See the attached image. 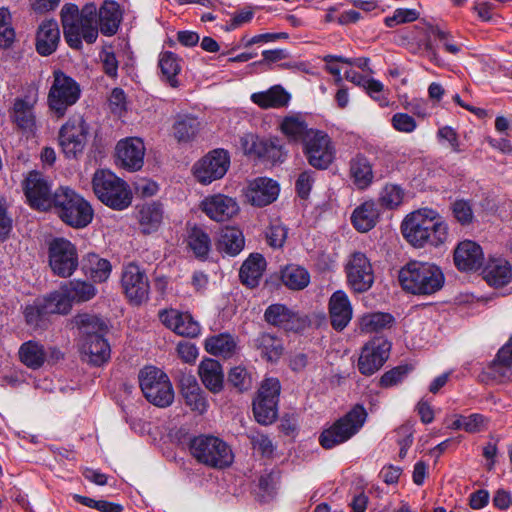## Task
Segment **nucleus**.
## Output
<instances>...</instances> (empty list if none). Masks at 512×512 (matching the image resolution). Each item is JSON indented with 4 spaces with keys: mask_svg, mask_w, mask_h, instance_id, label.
I'll return each mask as SVG.
<instances>
[{
    "mask_svg": "<svg viewBox=\"0 0 512 512\" xmlns=\"http://www.w3.org/2000/svg\"><path fill=\"white\" fill-rule=\"evenodd\" d=\"M350 175L359 189H366L374 178L372 164L364 155L357 154L350 161Z\"/></svg>",
    "mask_w": 512,
    "mask_h": 512,
    "instance_id": "obj_42",
    "label": "nucleus"
},
{
    "mask_svg": "<svg viewBox=\"0 0 512 512\" xmlns=\"http://www.w3.org/2000/svg\"><path fill=\"white\" fill-rule=\"evenodd\" d=\"M89 126L80 115L70 117L59 130V145L67 158H77L87 143Z\"/></svg>",
    "mask_w": 512,
    "mask_h": 512,
    "instance_id": "obj_11",
    "label": "nucleus"
},
{
    "mask_svg": "<svg viewBox=\"0 0 512 512\" xmlns=\"http://www.w3.org/2000/svg\"><path fill=\"white\" fill-rule=\"evenodd\" d=\"M302 152L310 166L326 170L335 159L336 148L326 132L316 130L302 143Z\"/></svg>",
    "mask_w": 512,
    "mask_h": 512,
    "instance_id": "obj_10",
    "label": "nucleus"
},
{
    "mask_svg": "<svg viewBox=\"0 0 512 512\" xmlns=\"http://www.w3.org/2000/svg\"><path fill=\"white\" fill-rule=\"evenodd\" d=\"M484 279L490 286L503 287L512 279V267L503 258H492L483 270Z\"/></svg>",
    "mask_w": 512,
    "mask_h": 512,
    "instance_id": "obj_34",
    "label": "nucleus"
},
{
    "mask_svg": "<svg viewBox=\"0 0 512 512\" xmlns=\"http://www.w3.org/2000/svg\"><path fill=\"white\" fill-rule=\"evenodd\" d=\"M236 348L237 342L235 338L227 333L214 335L205 340V349L208 353L225 359L232 357L236 352Z\"/></svg>",
    "mask_w": 512,
    "mask_h": 512,
    "instance_id": "obj_43",
    "label": "nucleus"
},
{
    "mask_svg": "<svg viewBox=\"0 0 512 512\" xmlns=\"http://www.w3.org/2000/svg\"><path fill=\"white\" fill-rule=\"evenodd\" d=\"M315 181V172L311 170H305L301 172L296 180V191L299 197L302 199L308 198L312 186Z\"/></svg>",
    "mask_w": 512,
    "mask_h": 512,
    "instance_id": "obj_63",
    "label": "nucleus"
},
{
    "mask_svg": "<svg viewBox=\"0 0 512 512\" xmlns=\"http://www.w3.org/2000/svg\"><path fill=\"white\" fill-rule=\"evenodd\" d=\"M278 402L272 399L257 397L253 401V412L258 423L267 425L274 422L277 418Z\"/></svg>",
    "mask_w": 512,
    "mask_h": 512,
    "instance_id": "obj_51",
    "label": "nucleus"
},
{
    "mask_svg": "<svg viewBox=\"0 0 512 512\" xmlns=\"http://www.w3.org/2000/svg\"><path fill=\"white\" fill-rule=\"evenodd\" d=\"M452 215L455 220L462 226L472 224L474 220V212L472 204L468 200L458 199L451 204Z\"/></svg>",
    "mask_w": 512,
    "mask_h": 512,
    "instance_id": "obj_56",
    "label": "nucleus"
},
{
    "mask_svg": "<svg viewBox=\"0 0 512 512\" xmlns=\"http://www.w3.org/2000/svg\"><path fill=\"white\" fill-rule=\"evenodd\" d=\"M97 7L87 3L79 11L75 4H65L61 9L63 34L68 45L73 49L82 47V39L92 44L97 40Z\"/></svg>",
    "mask_w": 512,
    "mask_h": 512,
    "instance_id": "obj_2",
    "label": "nucleus"
},
{
    "mask_svg": "<svg viewBox=\"0 0 512 512\" xmlns=\"http://www.w3.org/2000/svg\"><path fill=\"white\" fill-rule=\"evenodd\" d=\"M48 258L52 272L63 278L70 277L79 264L76 246L65 238H54L49 243Z\"/></svg>",
    "mask_w": 512,
    "mask_h": 512,
    "instance_id": "obj_12",
    "label": "nucleus"
},
{
    "mask_svg": "<svg viewBox=\"0 0 512 512\" xmlns=\"http://www.w3.org/2000/svg\"><path fill=\"white\" fill-rule=\"evenodd\" d=\"M60 41V30L54 20L43 21L36 35V51L42 56L54 53Z\"/></svg>",
    "mask_w": 512,
    "mask_h": 512,
    "instance_id": "obj_30",
    "label": "nucleus"
},
{
    "mask_svg": "<svg viewBox=\"0 0 512 512\" xmlns=\"http://www.w3.org/2000/svg\"><path fill=\"white\" fill-rule=\"evenodd\" d=\"M49 314H67L72 307V299L67 291H55L44 298Z\"/></svg>",
    "mask_w": 512,
    "mask_h": 512,
    "instance_id": "obj_54",
    "label": "nucleus"
},
{
    "mask_svg": "<svg viewBox=\"0 0 512 512\" xmlns=\"http://www.w3.org/2000/svg\"><path fill=\"white\" fill-rule=\"evenodd\" d=\"M394 322V317L389 313L374 312L362 316L360 329L365 333L378 332L388 328Z\"/></svg>",
    "mask_w": 512,
    "mask_h": 512,
    "instance_id": "obj_50",
    "label": "nucleus"
},
{
    "mask_svg": "<svg viewBox=\"0 0 512 512\" xmlns=\"http://www.w3.org/2000/svg\"><path fill=\"white\" fill-rule=\"evenodd\" d=\"M18 355L21 363L32 370L40 369L45 363L56 364L63 358V353L57 347L50 346L46 348L35 340L22 343Z\"/></svg>",
    "mask_w": 512,
    "mask_h": 512,
    "instance_id": "obj_17",
    "label": "nucleus"
},
{
    "mask_svg": "<svg viewBox=\"0 0 512 512\" xmlns=\"http://www.w3.org/2000/svg\"><path fill=\"white\" fill-rule=\"evenodd\" d=\"M227 384L242 393L252 388L253 377L246 367L235 366L228 372Z\"/></svg>",
    "mask_w": 512,
    "mask_h": 512,
    "instance_id": "obj_53",
    "label": "nucleus"
},
{
    "mask_svg": "<svg viewBox=\"0 0 512 512\" xmlns=\"http://www.w3.org/2000/svg\"><path fill=\"white\" fill-rule=\"evenodd\" d=\"M392 127L402 133H412L417 128L415 119L407 113H395L391 119Z\"/></svg>",
    "mask_w": 512,
    "mask_h": 512,
    "instance_id": "obj_61",
    "label": "nucleus"
},
{
    "mask_svg": "<svg viewBox=\"0 0 512 512\" xmlns=\"http://www.w3.org/2000/svg\"><path fill=\"white\" fill-rule=\"evenodd\" d=\"M290 99V94L281 85H274L266 91L251 95V101L262 109L286 107Z\"/></svg>",
    "mask_w": 512,
    "mask_h": 512,
    "instance_id": "obj_33",
    "label": "nucleus"
},
{
    "mask_svg": "<svg viewBox=\"0 0 512 512\" xmlns=\"http://www.w3.org/2000/svg\"><path fill=\"white\" fill-rule=\"evenodd\" d=\"M92 188L96 197L114 210H124L132 202L128 184L109 170L100 169L94 173Z\"/></svg>",
    "mask_w": 512,
    "mask_h": 512,
    "instance_id": "obj_4",
    "label": "nucleus"
},
{
    "mask_svg": "<svg viewBox=\"0 0 512 512\" xmlns=\"http://www.w3.org/2000/svg\"><path fill=\"white\" fill-rule=\"evenodd\" d=\"M73 323L79 330L80 341L93 338L98 334L105 335L108 327L103 319L96 315L88 313L77 314L73 318Z\"/></svg>",
    "mask_w": 512,
    "mask_h": 512,
    "instance_id": "obj_39",
    "label": "nucleus"
},
{
    "mask_svg": "<svg viewBox=\"0 0 512 512\" xmlns=\"http://www.w3.org/2000/svg\"><path fill=\"white\" fill-rule=\"evenodd\" d=\"M200 208L211 220L216 222L228 221L239 212L237 201L224 194L205 197Z\"/></svg>",
    "mask_w": 512,
    "mask_h": 512,
    "instance_id": "obj_20",
    "label": "nucleus"
},
{
    "mask_svg": "<svg viewBox=\"0 0 512 512\" xmlns=\"http://www.w3.org/2000/svg\"><path fill=\"white\" fill-rule=\"evenodd\" d=\"M62 290L67 291L72 301L77 303L89 301L96 295L93 284L80 280H72L63 284Z\"/></svg>",
    "mask_w": 512,
    "mask_h": 512,
    "instance_id": "obj_49",
    "label": "nucleus"
},
{
    "mask_svg": "<svg viewBox=\"0 0 512 512\" xmlns=\"http://www.w3.org/2000/svg\"><path fill=\"white\" fill-rule=\"evenodd\" d=\"M188 246L198 258H206L211 247L208 234L201 228L193 227L188 235Z\"/></svg>",
    "mask_w": 512,
    "mask_h": 512,
    "instance_id": "obj_52",
    "label": "nucleus"
},
{
    "mask_svg": "<svg viewBox=\"0 0 512 512\" xmlns=\"http://www.w3.org/2000/svg\"><path fill=\"white\" fill-rule=\"evenodd\" d=\"M35 103L36 99L31 96L16 98L14 101L11 117L17 127L25 132H34L36 128Z\"/></svg>",
    "mask_w": 512,
    "mask_h": 512,
    "instance_id": "obj_28",
    "label": "nucleus"
},
{
    "mask_svg": "<svg viewBox=\"0 0 512 512\" xmlns=\"http://www.w3.org/2000/svg\"><path fill=\"white\" fill-rule=\"evenodd\" d=\"M411 368L407 365L397 366L384 373L380 378V386L389 388L402 382Z\"/></svg>",
    "mask_w": 512,
    "mask_h": 512,
    "instance_id": "obj_60",
    "label": "nucleus"
},
{
    "mask_svg": "<svg viewBox=\"0 0 512 512\" xmlns=\"http://www.w3.org/2000/svg\"><path fill=\"white\" fill-rule=\"evenodd\" d=\"M145 145L140 138L130 137L120 140L115 148L116 164L134 172L144 164Z\"/></svg>",
    "mask_w": 512,
    "mask_h": 512,
    "instance_id": "obj_19",
    "label": "nucleus"
},
{
    "mask_svg": "<svg viewBox=\"0 0 512 512\" xmlns=\"http://www.w3.org/2000/svg\"><path fill=\"white\" fill-rule=\"evenodd\" d=\"M139 223L143 233L150 234L156 231L163 219V209L159 203H147L139 208Z\"/></svg>",
    "mask_w": 512,
    "mask_h": 512,
    "instance_id": "obj_45",
    "label": "nucleus"
},
{
    "mask_svg": "<svg viewBox=\"0 0 512 512\" xmlns=\"http://www.w3.org/2000/svg\"><path fill=\"white\" fill-rule=\"evenodd\" d=\"M230 165L228 153L223 149H216L203 157L194 165V175L202 184L222 178Z\"/></svg>",
    "mask_w": 512,
    "mask_h": 512,
    "instance_id": "obj_18",
    "label": "nucleus"
},
{
    "mask_svg": "<svg viewBox=\"0 0 512 512\" xmlns=\"http://www.w3.org/2000/svg\"><path fill=\"white\" fill-rule=\"evenodd\" d=\"M401 230L404 238L415 247H424L426 244L437 247L448 238L447 224L437 211L429 208L408 215Z\"/></svg>",
    "mask_w": 512,
    "mask_h": 512,
    "instance_id": "obj_1",
    "label": "nucleus"
},
{
    "mask_svg": "<svg viewBox=\"0 0 512 512\" xmlns=\"http://www.w3.org/2000/svg\"><path fill=\"white\" fill-rule=\"evenodd\" d=\"M264 319L270 325L287 331H299L305 326V320L284 304H271L264 313Z\"/></svg>",
    "mask_w": 512,
    "mask_h": 512,
    "instance_id": "obj_22",
    "label": "nucleus"
},
{
    "mask_svg": "<svg viewBox=\"0 0 512 512\" xmlns=\"http://www.w3.org/2000/svg\"><path fill=\"white\" fill-rule=\"evenodd\" d=\"M104 336L98 334L93 338L81 340L80 351L83 360L94 366H101L109 360L111 350Z\"/></svg>",
    "mask_w": 512,
    "mask_h": 512,
    "instance_id": "obj_27",
    "label": "nucleus"
},
{
    "mask_svg": "<svg viewBox=\"0 0 512 512\" xmlns=\"http://www.w3.org/2000/svg\"><path fill=\"white\" fill-rule=\"evenodd\" d=\"M161 323L176 334L184 337H196L200 333V325L187 312L177 309H163L159 311Z\"/></svg>",
    "mask_w": 512,
    "mask_h": 512,
    "instance_id": "obj_21",
    "label": "nucleus"
},
{
    "mask_svg": "<svg viewBox=\"0 0 512 512\" xmlns=\"http://www.w3.org/2000/svg\"><path fill=\"white\" fill-rule=\"evenodd\" d=\"M200 123L196 117L182 115L176 118L173 124L174 137L179 142L191 141L199 131Z\"/></svg>",
    "mask_w": 512,
    "mask_h": 512,
    "instance_id": "obj_47",
    "label": "nucleus"
},
{
    "mask_svg": "<svg viewBox=\"0 0 512 512\" xmlns=\"http://www.w3.org/2000/svg\"><path fill=\"white\" fill-rule=\"evenodd\" d=\"M380 212L374 201H365L356 207L351 215V222L359 232H368L373 229L379 219Z\"/></svg>",
    "mask_w": 512,
    "mask_h": 512,
    "instance_id": "obj_35",
    "label": "nucleus"
},
{
    "mask_svg": "<svg viewBox=\"0 0 512 512\" xmlns=\"http://www.w3.org/2000/svg\"><path fill=\"white\" fill-rule=\"evenodd\" d=\"M23 314L27 325L33 328L43 327L50 315L44 299H36L32 304L26 305Z\"/></svg>",
    "mask_w": 512,
    "mask_h": 512,
    "instance_id": "obj_48",
    "label": "nucleus"
},
{
    "mask_svg": "<svg viewBox=\"0 0 512 512\" xmlns=\"http://www.w3.org/2000/svg\"><path fill=\"white\" fill-rule=\"evenodd\" d=\"M251 346L267 361H277L283 353L282 341L269 333H260L251 341Z\"/></svg>",
    "mask_w": 512,
    "mask_h": 512,
    "instance_id": "obj_40",
    "label": "nucleus"
},
{
    "mask_svg": "<svg viewBox=\"0 0 512 512\" xmlns=\"http://www.w3.org/2000/svg\"><path fill=\"white\" fill-rule=\"evenodd\" d=\"M111 270L112 266L108 260L97 256L91 260L90 274L94 281L105 282L109 278Z\"/></svg>",
    "mask_w": 512,
    "mask_h": 512,
    "instance_id": "obj_59",
    "label": "nucleus"
},
{
    "mask_svg": "<svg viewBox=\"0 0 512 512\" xmlns=\"http://www.w3.org/2000/svg\"><path fill=\"white\" fill-rule=\"evenodd\" d=\"M402 288L414 295H432L444 285V274L435 264L412 261L399 272Z\"/></svg>",
    "mask_w": 512,
    "mask_h": 512,
    "instance_id": "obj_3",
    "label": "nucleus"
},
{
    "mask_svg": "<svg viewBox=\"0 0 512 512\" xmlns=\"http://www.w3.org/2000/svg\"><path fill=\"white\" fill-rule=\"evenodd\" d=\"M182 60L177 54L171 51L162 52L159 56L158 66L161 70L162 79L172 88L179 86L177 75L180 73Z\"/></svg>",
    "mask_w": 512,
    "mask_h": 512,
    "instance_id": "obj_44",
    "label": "nucleus"
},
{
    "mask_svg": "<svg viewBox=\"0 0 512 512\" xmlns=\"http://www.w3.org/2000/svg\"><path fill=\"white\" fill-rule=\"evenodd\" d=\"M419 13L415 9L398 8L393 12L392 16L385 18L384 22L387 27H395L399 24L410 23L417 20Z\"/></svg>",
    "mask_w": 512,
    "mask_h": 512,
    "instance_id": "obj_58",
    "label": "nucleus"
},
{
    "mask_svg": "<svg viewBox=\"0 0 512 512\" xmlns=\"http://www.w3.org/2000/svg\"><path fill=\"white\" fill-rule=\"evenodd\" d=\"M281 279L289 289L302 290L308 286L310 275L305 268L291 264L282 270Z\"/></svg>",
    "mask_w": 512,
    "mask_h": 512,
    "instance_id": "obj_46",
    "label": "nucleus"
},
{
    "mask_svg": "<svg viewBox=\"0 0 512 512\" xmlns=\"http://www.w3.org/2000/svg\"><path fill=\"white\" fill-rule=\"evenodd\" d=\"M198 375L203 385L211 393L217 394L224 386V373L221 364L214 359L206 358L198 366Z\"/></svg>",
    "mask_w": 512,
    "mask_h": 512,
    "instance_id": "obj_31",
    "label": "nucleus"
},
{
    "mask_svg": "<svg viewBox=\"0 0 512 512\" xmlns=\"http://www.w3.org/2000/svg\"><path fill=\"white\" fill-rule=\"evenodd\" d=\"M181 393L185 399L186 405H188L191 410L200 414L206 412L208 408V401L206 399L205 392L199 386L193 375L182 377Z\"/></svg>",
    "mask_w": 512,
    "mask_h": 512,
    "instance_id": "obj_32",
    "label": "nucleus"
},
{
    "mask_svg": "<svg viewBox=\"0 0 512 512\" xmlns=\"http://www.w3.org/2000/svg\"><path fill=\"white\" fill-rule=\"evenodd\" d=\"M265 268V258L259 253L251 254L240 268L239 277L241 282L250 288L256 287L259 284Z\"/></svg>",
    "mask_w": 512,
    "mask_h": 512,
    "instance_id": "obj_37",
    "label": "nucleus"
},
{
    "mask_svg": "<svg viewBox=\"0 0 512 512\" xmlns=\"http://www.w3.org/2000/svg\"><path fill=\"white\" fill-rule=\"evenodd\" d=\"M483 260L482 248L470 240L459 243L454 251V263L462 271L479 269L483 264Z\"/></svg>",
    "mask_w": 512,
    "mask_h": 512,
    "instance_id": "obj_25",
    "label": "nucleus"
},
{
    "mask_svg": "<svg viewBox=\"0 0 512 512\" xmlns=\"http://www.w3.org/2000/svg\"><path fill=\"white\" fill-rule=\"evenodd\" d=\"M280 130L290 141L300 142L302 145L308 138V135H310V132L317 129L309 128L302 115L292 114L282 119Z\"/></svg>",
    "mask_w": 512,
    "mask_h": 512,
    "instance_id": "obj_36",
    "label": "nucleus"
},
{
    "mask_svg": "<svg viewBox=\"0 0 512 512\" xmlns=\"http://www.w3.org/2000/svg\"><path fill=\"white\" fill-rule=\"evenodd\" d=\"M248 157L276 164L282 163L286 154L277 139L260 138L256 135Z\"/></svg>",
    "mask_w": 512,
    "mask_h": 512,
    "instance_id": "obj_26",
    "label": "nucleus"
},
{
    "mask_svg": "<svg viewBox=\"0 0 512 512\" xmlns=\"http://www.w3.org/2000/svg\"><path fill=\"white\" fill-rule=\"evenodd\" d=\"M329 317L332 327L342 331L352 319V305L347 294L342 290L335 291L329 299Z\"/></svg>",
    "mask_w": 512,
    "mask_h": 512,
    "instance_id": "obj_24",
    "label": "nucleus"
},
{
    "mask_svg": "<svg viewBox=\"0 0 512 512\" xmlns=\"http://www.w3.org/2000/svg\"><path fill=\"white\" fill-rule=\"evenodd\" d=\"M53 208L59 218L74 228H84L93 219V209L88 201L69 187H60L55 191Z\"/></svg>",
    "mask_w": 512,
    "mask_h": 512,
    "instance_id": "obj_5",
    "label": "nucleus"
},
{
    "mask_svg": "<svg viewBox=\"0 0 512 512\" xmlns=\"http://www.w3.org/2000/svg\"><path fill=\"white\" fill-rule=\"evenodd\" d=\"M98 18L102 34L106 36L116 34L122 19L119 5L114 1L106 0L99 9Z\"/></svg>",
    "mask_w": 512,
    "mask_h": 512,
    "instance_id": "obj_38",
    "label": "nucleus"
},
{
    "mask_svg": "<svg viewBox=\"0 0 512 512\" xmlns=\"http://www.w3.org/2000/svg\"><path fill=\"white\" fill-rule=\"evenodd\" d=\"M140 388L145 398L155 406L167 407L174 399L167 375L158 368L145 367L139 374Z\"/></svg>",
    "mask_w": 512,
    "mask_h": 512,
    "instance_id": "obj_8",
    "label": "nucleus"
},
{
    "mask_svg": "<svg viewBox=\"0 0 512 512\" xmlns=\"http://www.w3.org/2000/svg\"><path fill=\"white\" fill-rule=\"evenodd\" d=\"M121 287L132 305L140 306L149 300V279L145 270L134 262H130L123 267Z\"/></svg>",
    "mask_w": 512,
    "mask_h": 512,
    "instance_id": "obj_13",
    "label": "nucleus"
},
{
    "mask_svg": "<svg viewBox=\"0 0 512 512\" xmlns=\"http://www.w3.org/2000/svg\"><path fill=\"white\" fill-rule=\"evenodd\" d=\"M245 239L242 231L235 227H225L221 230L217 242L219 252L229 256L238 255L244 248Z\"/></svg>",
    "mask_w": 512,
    "mask_h": 512,
    "instance_id": "obj_41",
    "label": "nucleus"
},
{
    "mask_svg": "<svg viewBox=\"0 0 512 512\" xmlns=\"http://www.w3.org/2000/svg\"><path fill=\"white\" fill-rule=\"evenodd\" d=\"M391 343L382 338L375 337L362 348L358 358L357 367L364 376H371L377 372L389 358Z\"/></svg>",
    "mask_w": 512,
    "mask_h": 512,
    "instance_id": "obj_16",
    "label": "nucleus"
},
{
    "mask_svg": "<svg viewBox=\"0 0 512 512\" xmlns=\"http://www.w3.org/2000/svg\"><path fill=\"white\" fill-rule=\"evenodd\" d=\"M347 283L355 293L368 291L374 283V270L370 259L362 252L352 253L345 266Z\"/></svg>",
    "mask_w": 512,
    "mask_h": 512,
    "instance_id": "obj_14",
    "label": "nucleus"
},
{
    "mask_svg": "<svg viewBox=\"0 0 512 512\" xmlns=\"http://www.w3.org/2000/svg\"><path fill=\"white\" fill-rule=\"evenodd\" d=\"M250 442L253 449L259 452L262 456L270 457L273 454L274 446L268 436L255 433L250 436Z\"/></svg>",
    "mask_w": 512,
    "mask_h": 512,
    "instance_id": "obj_64",
    "label": "nucleus"
},
{
    "mask_svg": "<svg viewBox=\"0 0 512 512\" xmlns=\"http://www.w3.org/2000/svg\"><path fill=\"white\" fill-rule=\"evenodd\" d=\"M24 194L29 205L36 210L47 211L55 203V192L51 191V184L38 171H30L23 182Z\"/></svg>",
    "mask_w": 512,
    "mask_h": 512,
    "instance_id": "obj_15",
    "label": "nucleus"
},
{
    "mask_svg": "<svg viewBox=\"0 0 512 512\" xmlns=\"http://www.w3.org/2000/svg\"><path fill=\"white\" fill-rule=\"evenodd\" d=\"M487 374L491 379L499 383L506 382L512 378V337L498 351L496 358L488 367Z\"/></svg>",
    "mask_w": 512,
    "mask_h": 512,
    "instance_id": "obj_29",
    "label": "nucleus"
},
{
    "mask_svg": "<svg viewBox=\"0 0 512 512\" xmlns=\"http://www.w3.org/2000/svg\"><path fill=\"white\" fill-rule=\"evenodd\" d=\"M403 189L395 184H387L380 193V203L382 206L393 209L399 206L403 200Z\"/></svg>",
    "mask_w": 512,
    "mask_h": 512,
    "instance_id": "obj_57",
    "label": "nucleus"
},
{
    "mask_svg": "<svg viewBox=\"0 0 512 512\" xmlns=\"http://www.w3.org/2000/svg\"><path fill=\"white\" fill-rule=\"evenodd\" d=\"M54 81L48 94V105L57 115L63 117L68 107L74 105L80 97L78 83L62 71H54Z\"/></svg>",
    "mask_w": 512,
    "mask_h": 512,
    "instance_id": "obj_9",
    "label": "nucleus"
},
{
    "mask_svg": "<svg viewBox=\"0 0 512 512\" xmlns=\"http://www.w3.org/2000/svg\"><path fill=\"white\" fill-rule=\"evenodd\" d=\"M15 40V30L12 27V16L8 8L0 7V48L11 47Z\"/></svg>",
    "mask_w": 512,
    "mask_h": 512,
    "instance_id": "obj_55",
    "label": "nucleus"
},
{
    "mask_svg": "<svg viewBox=\"0 0 512 512\" xmlns=\"http://www.w3.org/2000/svg\"><path fill=\"white\" fill-rule=\"evenodd\" d=\"M366 419V409L363 405L356 404L349 412L320 434V445L325 449H332L348 441L360 431Z\"/></svg>",
    "mask_w": 512,
    "mask_h": 512,
    "instance_id": "obj_7",
    "label": "nucleus"
},
{
    "mask_svg": "<svg viewBox=\"0 0 512 512\" xmlns=\"http://www.w3.org/2000/svg\"><path fill=\"white\" fill-rule=\"evenodd\" d=\"M189 450L199 463L214 469L229 467L234 459L229 445L215 436L194 437L190 441Z\"/></svg>",
    "mask_w": 512,
    "mask_h": 512,
    "instance_id": "obj_6",
    "label": "nucleus"
},
{
    "mask_svg": "<svg viewBox=\"0 0 512 512\" xmlns=\"http://www.w3.org/2000/svg\"><path fill=\"white\" fill-rule=\"evenodd\" d=\"M266 238L271 247L280 248L287 238V229L281 223L271 224L266 232Z\"/></svg>",
    "mask_w": 512,
    "mask_h": 512,
    "instance_id": "obj_62",
    "label": "nucleus"
},
{
    "mask_svg": "<svg viewBox=\"0 0 512 512\" xmlns=\"http://www.w3.org/2000/svg\"><path fill=\"white\" fill-rule=\"evenodd\" d=\"M279 194V185L276 181L259 177L251 181L245 191L247 201L254 206L264 207L275 201Z\"/></svg>",
    "mask_w": 512,
    "mask_h": 512,
    "instance_id": "obj_23",
    "label": "nucleus"
}]
</instances>
